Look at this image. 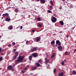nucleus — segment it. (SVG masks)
<instances>
[{"label": "nucleus", "mask_w": 76, "mask_h": 76, "mask_svg": "<svg viewBox=\"0 0 76 76\" xmlns=\"http://www.w3.org/2000/svg\"><path fill=\"white\" fill-rule=\"evenodd\" d=\"M12 44H13V45H15V42H13Z\"/></svg>", "instance_id": "nucleus-37"}, {"label": "nucleus", "mask_w": 76, "mask_h": 76, "mask_svg": "<svg viewBox=\"0 0 76 76\" xmlns=\"http://www.w3.org/2000/svg\"><path fill=\"white\" fill-rule=\"evenodd\" d=\"M15 11L16 13H18V12H19V10H18V9H15Z\"/></svg>", "instance_id": "nucleus-17"}, {"label": "nucleus", "mask_w": 76, "mask_h": 76, "mask_svg": "<svg viewBox=\"0 0 76 76\" xmlns=\"http://www.w3.org/2000/svg\"><path fill=\"white\" fill-rule=\"evenodd\" d=\"M12 65H10L9 66H8L7 69L9 70H12Z\"/></svg>", "instance_id": "nucleus-6"}, {"label": "nucleus", "mask_w": 76, "mask_h": 76, "mask_svg": "<svg viewBox=\"0 0 76 76\" xmlns=\"http://www.w3.org/2000/svg\"><path fill=\"white\" fill-rule=\"evenodd\" d=\"M38 25L39 26V27H40V28H41V27H42V24H40L38 23Z\"/></svg>", "instance_id": "nucleus-22"}, {"label": "nucleus", "mask_w": 76, "mask_h": 76, "mask_svg": "<svg viewBox=\"0 0 76 76\" xmlns=\"http://www.w3.org/2000/svg\"><path fill=\"white\" fill-rule=\"evenodd\" d=\"M56 44H58V45H61V43L59 40H56Z\"/></svg>", "instance_id": "nucleus-4"}, {"label": "nucleus", "mask_w": 76, "mask_h": 76, "mask_svg": "<svg viewBox=\"0 0 76 76\" xmlns=\"http://www.w3.org/2000/svg\"><path fill=\"white\" fill-rule=\"evenodd\" d=\"M47 12L48 13H52V12L50 10H48Z\"/></svg>", "instance_id": "nucleus-26"}, {"label": "nucleus", "mask_w": 76, "mask_h": 76, "mask_svg": "<svg viewBox=\"0 0 76 76\" xmlns=\"http://www.w3.org/2000/svg\"><path fill=\"white\" fill-rule=\"evenodd\" d=\"M51 44L52 45H54L55 44V41L54 40H52L51 42Z\"/></svg>", "instance_id": "nucleus-8"}, {"label": "nucleus", "mask_w": 76, "mask_h": 76, "mask_svg": "<svg viewBox=\"0 0 76 76\" xmlns=\"http://www.w3.org/2000/svg\"><path fill=\"white\" fill-rule=\"evenodd\" d=\"M19 54V53L18 52H16L15 53V56L14 57H13V58L14 59H16V58L17 57V56H18V54Z\"/></svg>", "instance_id": "nucleus-3"}, {"label": "nucleus", "mask_w": 76, "mask_h": 76, "mask_svg": "<svg viewBox=\"0 0 76 76\" xmlns=\"http://www.w3.org/2000/svg\"><path fill=\"white\" fill-rule=\"evenodd\" d=\"M50 10H51V8L49 9Z\"/></svg>", "instance_id": "nucleus-52"}, {"label": "nucleus", "mask_w": 76, "mask_h": 76, "mask_svg": "<svg viewBox=\"0 0 76 76\" xmlns=\"http://www.w3.org/2000/svg\"><path fill=\"white\" fill-rule=\"evenodd\" d=\"M61 49H62V47H61V46H58V49L59 50H61Z\"/></svg>", "instance_id": "nucleus-12"}, {"label": "nucleus", "mask_w": 76, "mask_h": 76, "mask_svg": "<svg viewBox=\"0 0 76 76\" xmlns=\"http://www.w3.org/2000/svg\"><path fill=\"white\" fill-rule=\"evenodd\" d=\"M35 30H32V32H33V33H34V32H35Z\"/></svg>", "instance_id": "nucleus-35"}, {"label": "nucleus", "mask_w": 76, "mask_h": 76, "mask_svg": "<svg viewBox=\"0 0 76 76\" xmlns=\"http://www.w3.org/2000/svg\"><path fill=\"white\" fill-rule=\"evenodd\" d=\"M1 55H3V53H1Z\"/></svg>", "instance_id": "nucleus-55"}, {"label": "nucleus", "mask_w": 76, "mask_h": 76, "mask_svg": "<svg viewBox=\"0 0 76 76\" xmlns=\"http://www.w3.org/2000/svg\"><path fill=\"white\" fill-rule=\"evenodd\" d=\"M51 21L53 23H55L57 21V18L56 17H53L51 19Z\"/></svg>", "instance_id": "nucleus-2"}, {"label": "nucleus", "mask_w": 76, "mask_h": 76, "mask_svg": "<svg viewBox=\"0 0 76 76\" xmlns=\"http://www.w3.org/2000/svg\"><path fill=\"white\" fill-rule=\"evenodd\" d=\"M39 40V37H37L36 39V42H37Z\"/></svg>", "instance_id": "nucleus-24"}, {"label": "nucleus", "mask_w": 76, "mask_h": 76, "mask_svg": "<svg viewBox=\"0 0 76 76\" xmlns=\"http://www.w3.org/2000/svg\"><path fill=\"white\" fill-rule=\"evenodd\" d=\"M47 57H48V55H47Z\"/></svg>", "instance_id": "nucleus-48"}, {"label": "nucleus", "mask_w": 76, "mask_h": 76, "mask_svg": "<svg viewBox=\"0 0 76 76\" xmlns=\"http://www.w3.org/2000/svg\"><path fill=\"white\" fill-rule=\"evenodd\" d=\"M60 23L61 25H64V23H63V21H60L59 22Z\"/></svg>", "instance_id": "nucleus-14"}, {"label": "nucleus", "mask_w": 76, "mask_h": 76, "mask_svg": "<svg viewBox=\"0 0 76 76\" xmlns=\"http://www.w3.org/2000/svg\"><path fill=\"white\" fill-rule=\"evenodd\" d=\"M15 15H17V14H16Z\"/></svg>", "instance_id": "nucleus-56"}, {"label": "nucleus", "mask_w": 76, "mask_h": 76, "mask_svg": "<svg viewBox=\"0 0 76 76\" xmlns=\"http://www.w3.org/2000/svg\"><path fill=\"white\" fill-rule=\"evenodd\" d=\"M72 73L73 75H76V71H73L72 72Z\"/></svg>", "instance_id": "nucleus-23"}, {"label": "nucleus", "mask_w": 76, "mask_h": 76, "mask_svg": "<svg viewBox=\"0 0 76 76\" xmlns=\"http://www.w3.org/2000/svg\"><path fill=\"white\" fill-rule=\"evenodd\" d=\"M37 20L39 21H40V20H41V18H40L39 17L37 18Z\"/></svg>", "instance_id": "nucleus-27"}, {"label": "nucleus", "mask_w": 76, "mask_h": 76, "mask_svg": "<svg viewBox=\"0 0 76 76\" xmlns=\"http://www.w3.org/2000/svg\"><path fill=\"white\" fill-rule=\"evenodd\" d=\"M4 17V18L5 17H4V16H9V14L7 13H6L5 14H3L2 15Z\"/></svg>", "instance_id": "nucleus-7"}, {"label": "nucleus", "mask_w": 76, "mask_h": 76, "mask_svg": "<svg viewBox=\"0 0 76 76\" xmlns=\"http://www.w3.org/2000/svg\"><path fill=\"white\" fill-rule=\"evenodd\" d=\"M10 52H8V54H10Z\"/></svg>", "instance_id": "nucleus-50"}, {"label": "nucleus", "mask_w": 76, "mask_h": 76, "mask_svg": "<svg viewBox=\"0 0 76 76\" xmlns=\"http://www.w3.org/2000/svg\"><path fill=\"white\" fill-rule=\"evenodd\" d=\"M62 9V8H61V7H60V8H59V9Z\"/></svg>", "instance_id": "nucleus-43"}, {"label": "nucleus", "mask_w": 76, "mask_h": 76, "mask_svg": "<svg viewBox=\"0 0 76 76\" xmlns=\"http://www.w3.org/2000/svg\"><path fill=\"white\" fill-rule=\"evenodd\" d=\"M27 70V67H26L24 69V70Z\"/></svg>", "instance_id": "nucleus-33"}, {"label": "nucleus", "mask_w": 76, "mask_h": 76, "mask_svg": "<svg viewBox=\"0 0 76 76\" xmlns=\"http://www.w3.org/2000/svg\"><path fill=\"white\" fill-rule=\"evenodd\" d=\"M32 74H33L32 73H31V75H32Z\"/></svg>", "instance_id": "nucleus-58"}, {"label": "nucleus", "mask_w": 76, "mask_h": 76, "mask_svg": "<svg viewBox=\"0 0 76 76\" xmlns=\"http://www.w3.org/2000/svg\"><path fill=\"white\" fill-rule=\"evenodd\" d=\"M28 41H26V44H27V43H28Z\"/></svg>", "instance_id": "nucleus-47"}, {"label": "nucleus", "mask_w": 76, "mask_h": 76, "mask_svg": "<svg viewBox=\"0 0 76 76\" xmlns=\"http://www.w3.org/2000/svg\"><path fill=\"white\" fill-rule=\"evenodd\" d=\"M10 18H9L8 17H7L6 19V21H10Z\"/></svg>", "instance_id": "nucleus-15"}, {"label": "nucleus", "mask_w": 76, "mask_h": 76, "mask_svg": "<svg viewBox=\"0 0 76 76\" xmlns=\"http://www.w3.org/2000/svg\"><path fill=\"white\" fill-rule=\"evenodd\" d=\"M38 61L39 62V63H41V62H42V60L40 59Z\"/></svg>", "instance_id": "nucleus-29"}, {"label": "nucleus", "mask_w": 76, "mask_h": 76, "mask_svg": "<svg viewBox=\"0 0 76 76\" xmlns=\"http://www.w3.org/2000/svg\"><path fill=\"white\" fill-rule=\"evenodd\" d=\"M23 28V27H22V26H21L20 27V29H22Z\"/></svg>", "instance_id": "nucleus-36"}, {"label": "nucleus", "mask_w": 76, "mask_h": 76, "mask_svg": "<svg viewBox=\"0 0 76 76\" xmlns=\"http://www.w3.org/2000/svg\"><path fill=\"white\" fill-rule=\"evenodd\" d=\"M49 7H50V8H52V7H53V6H50Z\"/></svg>", "instance_id": "nucleus-38"}, {"label": "nucleus", "mask_w": 76, "mask_h": 76, "mask_svg": "<svg viewBox=\"0 0 76 76\" xmlns=\"http://www.w3.org/2000/svg\"><path fill=\"white\" fill-rule=\"evenodd\" d=\"M58 76H63V72H61L58 74Z\"/></svg>", "instance_id": "nucleus-10"}, {"label": "nucleus", "mask_w": 76, "mask_h": 76, "mask_svg": "<svg viewBox=\"0 0 76 76\" xmlns=\"http://www.w3.org/2000/svg\"><path fill=\"white\" fill-rule=\"evenodd\" d=\"M65 54L66 55H67V54H68V53H67V52H65Z\"/></svg>", "instance_id": "nucleus-34"}, {"label": "nucleus", "mask_w": 76, "mask_h": 76, "mask_svg": "<svg viewBox=\"0 0 76 76\" xmlns=\"http://www.w3.org/2000/svg\"><path fill=\"white\" fill-rule=\"evenodd\" d=\"M11 45H8V47H11Z\"/></svg>", "instance_id": "nucleus-39"}, {"label": "nucleus", "mask_w": 76, "mask_h": 76, "mask_svg": "<svg viewBox=\"0 0 76 76\" xmlns=\"http://www.w3.org/2000/svg\"><path fill=\"white\" fill-rule=\"evenodd\" d=\"M64 62L63 61H62V63H61V64L62 65H64Z\"/></svg>", "instance_id": "nucleus-32"}, {"label": "nucleus", "mask_w": 76, "mask_h": 76, "mask_svg": "<svg viewBox=\"0 0 76 76\" xmlns=\"http://www.w3.org/2000/svg\"><path fill=\"white\" fill-rule=\"evenodd\" d=\"M31 52H34V51H35V50H34V49L33 48L31 50Z\"/></svg>", "instance_id": "nucleus-28"}, {"label": "nucleus", "mask_w": 76, "mask_h": 76, "mask_svg": "<svg viewBox=\"0 0 76 76\" xmlns=\"http://www.w3.org/2000/svg\"><path fill=\"white\" fill-rule=\"evenodd\" d=\"M32 55L34 57H37V56H38V54L37 53H34L32 54Z\"/></svg>", "instance_id": "nucleus-5"}, {"label": "nucleus", "mask_w": 76, "mask_h": 76, "mask_svg": "<svg viewBox=\"0 0 76 76\" xmlns=\"http://www.w3.org/2000/svg\"><path fill=\"white\" fill-rule=\"evenodd\" d=\"M13 67H14L15 66V65H13Z\"/></svg>", "instance_id": "nucleus-57"}, {"label": "nucleus", "mask_w": 76, "mask_h": 76, "mask_svg": "<svg viewBox=\"0 0 76 76\" xmlns=\"http://www.w3.org/2000/svg\"><path fill=\"white\" fill-rule=\"evenodd\" d=\"M54 47H57V45H55L54 46Z\"/></svg>", "instance_id": "nucleus-41"}, {"label": "nucleus", "mask_w": 76, "mask_h": 76, "mask_svg": "<svg viewBox=\"0 0 76 76\" xmlns=\"http://www.w3.org/2000/svg\"><path fill=\"white\" fill-rule=\"evenodd\" d=\"M75 51H76V49H75Z\"/></svg>", "instance_id": "nucleus-53"}, {"label": "nucleus", "mask_w": 76, "mask_h": 76, "mask_svg": "<svg viewBox=\"0 0 76 76\" xmlns=\"http://www.w3.org/2000/svg\"><path fill=\"white\" fill-rule=\"evenodd\" d=\"M45 61L46 63H48L50 61V59H47V58H45Z\"/></svg>", "instance_id": "nucleus-9"}, {"label": "nucleus", "mask_w": 76, "mask_h": 76, "mask_svg": "<svg viewBox=\"0 0 76 76\" xmlns=\"http://www.w3.org/2000/svg\"><path fill=\"white\" fill-rule=\"evenodd\" d=\"M37 47H35L33 48V49H34V51H36V50H37Z\"/></svg>", "instance_id": "nucleus-20"}, {"label": "nucleus", "mask_w": 76, "mask_h": 76, "mask_svg": "<svg viewBox=\"0 0 76 76\" xmlns=\"http://www.w3.org/2000/svg\"><path fill=\"white\" fill-rule=\"evenodd\" d=\"M12 69V71H13V70H14V69H13V68Z\"/></svg>", "instance_id": "nucleus-46"}, {"label": "nucleus", "mask_w": 76, "mask_h": 76, "mask_svg": "<svg viewBox=\"0 0 76 76\" xmlns=\"http://www.w3.org/2000/svg\"><path fill=\"white\" fill-rule=\"evenodd\" d=\"M54 57H55V54L53 53L52 54V56H51V58H53Z\"/></svg>", "instance_id": "nucleus-18"}, {"label": "nucleus", "mask_w": 76, "mask_h": 76, "mask_svg": "<svg viewBox=\"0 0 76 76\" xmlns=\"http://www.w3.org/2000/svg\"><path fill=\"white\" fill-rule=\"evenodd\" d=\"M56 72V69H54V73H55Z\"/></svg>", "instance_id": "nucleus-30"}, {"label": "nucleus", "mask_w": 76, "mask_h": 76, "mask_svg": "<svg viewBox=\"0 0 76 76\" xmlns=\"http://www.w3.org/2000/svg\"><path fill=\"white\" fill-rule=\"evenodd\" d=\"M29 67V65H27V67Z\"/></svg>", "instance_id": "nucleus-44"}, {"label": "nucleus", "mask_w": 76, "mask_h": 76, "mask_svg": "<svg viewBox=\"0 0 76 76\" xmlns=\"http://www.w3.org/2000/svg\"><path fill=\"white\" fill-rule=\"evenodd\" d=\"M37 67H34L32 68V70H35V69H37Z\"/></svg>", "instance_id": "nucleus-21"}, {"label": "nucleus", "mask_w": 76, "mask_h": 76, "mask_svg": "<svg viewBox=\"0 0 76 76\" xmlns=\"http://www.w3.org/2000/svg\"><path fill=\"white\" fill-rule=\"evenodd\" d=\"M24 58L25 56H21L19 55L18 58V59L15 61V64H18L19 63H23V61H22V60Z\"/></svg>", "instance_id": "nucleus-1"}, {"label": "nucleus", "mask_w": 76, "mask_h": 76, "mask_svg": "<svg viewBox=\"0 0 76 76\" xmlns=\"http://www.w3.org/2000/svg\"><path fill=\"white\" fill-rule=\"evenodd\" d=\"M3 59V58H2V57H0V61H1V60H2Z\"/></svg>", "instance_id": "nucleus-31"}, {"label": "nucleus", "mask_w": 76, "mask_h": 76, "mask_svg": "<svg viewBox=\"0 0 76 76\" xmlns=\"http://www.w3.org/2000/svg\"><path fill=\"white\" fill-rule=\"evenodd\" d=\"M32 56H30L29 57V60H32Z\"/></svg>", "instance_id": "nucleus-16"}, {"label": "nucleus", "mask_w": 76, "mask_h": 76, "mask_svg": "<svg viewBox=\"0 0 76 76\" xmlns=\"http://www.w3.org/2000/svg\"><path fill=\"white\" fill-rule=\"evenodd\" d=\"M1 51V49L0 48V53Z\"/></svg>", "instance_id": "nucleus-42"}, {"label": "nucleus", "mask_w": 76, "mask_h": 76, "mask_svg": "<svg viewBox=\"0 0 76 76\" xmlns=\"http://www.w3.org/2000/svg\"><path fill=\"white\" fill-rule=\"evenodd\" d=\"M63 1H65V0H62Z\"/></svg>", "instance_id": "nucleus-49"}, {"label": "nucleus", "mask_w": 76, "mask_h": 76, "mask_svg": "<svg viewBox=\"0 0 76 76\" xmlns=\"http://www.w3.org/2000/svg\"><path fill=\"white\" fill-rule=\"evenodd\" d=\"M50 2L52 6H53V2L52 1H50Z\"/></svg>", "instance_id": "nucleus-25"}, {"label": "nucleus", "mask_w": 76, "mask_h": 76, "mask_svg": "<svg viewBox=\"0 0 76 76\" xmlns=\"http://www.w3.org/2000/svg\"><path fill=\"white\" fill-rule=\"evenodd\" d=\"M16 50L15 49H14L13 51H14V52H15V51H16Z\"/></svg>", "instance_id": "nucleus-40"}, {"label": "nucleus", "mask_w": 76, "mask_h": 76, "mask_svg": "<svg viewBox=\"0 0 76 76\" xmlns=\"http://www.w3.org/2000/svg\"><path fill=\"white\" fill-rule=\"evenodd\" d=\"M37 0V1H39V0Z\"/></svg>", "instance_id": "nucleus-51"}, {"label": "nucleus", "mask_w": 76, "mask_h": 76, "mask_svg": "<svg viewBox=\"0 0 76 76\" xmlns=\"http://www.w3.org/2000/svg\"><path fill=\"white\" fill-rule=\"evenodd\" d=\"M37 66V67H39L40 66V64H39L38 63H36Z\"/></svg>", "instance_id": "nucleus-19"}, {"label": "nucleus", "mask_w": 76, "mask_h": 76, "mask_svg": "<svg viewBox=\"0 0 76 76\" xmlns=\"http://www.w3.org/2000/svg\"><path fill=\"white\" fill-rule=\"evenodd\" d=\"M9 18H10V17H9Z\"/></svg>", "instance_id": "nucleus-60"}, {"label": "nucleus", "mask_w": 76, "mask_h": 76, "mask_svg": "<svg viewBox=\"0 0 76 76\" xmlns=\"http://www.w3.org/2000/svg\"><path fill=\"white\" fill-rule=\"evenodd\" d=\"M13 28V26H10L8 27V29H12V28Z\"/></svg>", "instance_id": "nucleus-13"}, {"label": "nucleus", "mask_w": 76, "mask_h": 76, "mask_svg": "<svg viewBox=\"0 0 76 76\" xmlns=\"http://www.w3.org/2000/svg\"><path fill=\"white\" fill-rule=\"evenodd\" d=\"M64 61H65V60H64Z\"/></svg>", "instance_id": "nucleus-59"}, {"label": "nucleus", "mask_w": 76, "mask_h": 76, "mask_svg": "<svg viewBox=\"0 0 76 76\" xmlns=\"http://www.w3.org/2000/svg\"><path fill=\"white\" fill-rule=\"evenodd\" d=\"M40 2L41 3H45V0H40Z\"/></svg>", "instance_id": "nucleus-11"}, {"label": "nucleus", "mask_w": 76, "mask_h": 76, "mask_svg": "<svg viewBox=\"0 0 76 76\" xmlns=\"http://www.w3.org/2000/svg\"><path fill=\"white\" fill-rule=\"evenodd\" d=\"M2 19H4V18H2Z\"/></svg>", "instance_id": "nucleus-54"}, {"label": "nucleus", "mask_w": 76, "mask_h": 76, "mask_svg": "<svg viewBox=\"0 0 76 76\" xmlns=\"http://www.w3.org/2000/svg\"><path fill=\"white\" fill-rule=\"evenodd\" d=\"M22 72L23 73H25V72H23V71H22Z\"/></svg>", "instance_id": "nucleus-45"}]
</instances>
